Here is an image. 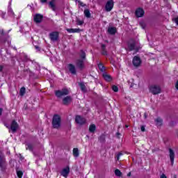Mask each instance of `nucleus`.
<instances>
[{
  "mask_svg": "<svg viewBox=\"0 0 178 178\" xmlns=\"http://www.w3.org/2000/svg\"><path fill=\"white\" fill-rule=\"evenodd\" d=\"M52 124L54 129H58V127H60V116L58 115H54Z\"/></svg>",
  "mask_w": 178,
  "mask_h": 178,
  "instance_id": "f257e3e1",
  "label": "nucleus"
},
{
  "mask_svg": "<svg viewBox=\"0 0 178 178\" xmlns=\"http://www.w3.org/2000/svg\"><path fill=\"white\" fill-rule=\"evenodd\" d=\"M149 91L154 95L161 94V87H159V86H156V85H152L149 87Z\"/></svg>",
  "mask_w": 178,
  "mask_h": 178,
  "instance_id": "f03ea898",
  "label": "nucleus"
},
{
  "mask_svg": "<svg viewBox=\"0 0 178 178\" xmlns=\"http://www.w3.org/2000/svg\"><path fill=\"white\" fill-rule=\"evenodd\" d=\"M69 94V90L67 89H63L62 90L56 91V95L58 98H62V97H65V95H67Z\"/></svg>",
  "mask_w": 178,
  "mask_h": 178,
  "instance_id": "7ed1b4c3",
  "label": "nucleus"
},
{
  "mask_svg": "<svg viewBox=\"0 0 178 178\" xmlns=\"http://www.w3.org/2000/svg\"><path fill=\"white\" fill-rule=\"evenodd\" d=\"M128 49L129 51H135V52H137L138 51V47H137V44L134 42H129L128 43Z\"/></svg>",
  "mask_w": 178,
  "mask_h": 178,
  "instance_id": "20e7f679",
  "label": "nucleus"
},
{
  "mask_svg": "<svg viewBox=\"0 0 178 178\" xmlns=\"http://www.w3.org/2000/svg\"><path fill=\"white\" fill-rule=\"evenodd\" d=\"M132 63L135 67H138L141 65V59L138 56L134 57Z\"/></svg>",
  "mask_w": 178,
  "mask_h": 178,
  "instance_id": "39448f33",
  "label": "nucleus"
},
{
  "mask_svg": "<svg viewBox=\"0 0 178 178\" xmlns=\"http://www.w3.org/2000/svg\"><path fill=\"white\" fill-rule=\"evenodd\" d=\"M105 8L106 12H111V10L113 9V1L109 0L108 1H107Z\"/></svg>",
  "mask_w": 178,
  "mask_h": 178,
  "instance_id": "423d86ee",
  "label": "nucleus"
},
{
  "mask_svg": "<svg viewBox=\"0 0 178 178\" xmlns=\"http://www.w3.org/2000/svg\"><path fill=\"white\" fill-rule=\"evenodd\" d=\"M75 121L78 124H84L86 123V119L80 115L76 116Z\"/></svg>",
  "mask_w": 178,
  "mask_h": 178,
  "instance_id": "0eeeda50",
  "label": "nucleus"
},
{
  "mask_svg": "<svg viewBox=\"0 0 178 178\" xmlns=\"http://www.w3.org/2000/svg\"><path fill=\"white\" fill-rule=\"evenodd\" d=\"M169 156L171 161V165H173L175 163V151L170 148L169 149Z\"/></svg>",
  "mask_w": 178,
  "mask_h": 178,
  "instance_id": "6e6552de",
  "label": "nucleus"
},
{
  "mask_svg": "<svg viewBox=\"0 0 178 178\" xmlns=\"http://www.w3.org/2000/svg\"><path fill=\"white\" fill-rule=\"evenodd\" d=\"M144 13L145 12L143 8H138L135 12L136 17H143V16H144Z\"/></svg>",
  "mask_w": 178,
  "mask_h": 178,
  "instance_id": "1a4fd4ad",
  "label": "nucleus"
},
{
  "mask_svg": "<svg viewBox=\"0 0 178 178\" xmlns=\"http://www.w3.org/2000/svg\"><path fill=\"white\" fill-rule=\"evenodd\" d=\"M70 173V168L67 166L65 168H63L61 171V175L63 176V177H67V175Z\"/></svg>",
  "mask_w": 178,
  "mask_h": 178,
  "instance_id": "9d476101",
  "label": "nucleus"
},
{
  "mask_svg": "<svg viewBox=\"0 0 178 178\" xmlns=\"http://www.w3.org/2000/svg\"><path fill=\"white\" fill-rule=\"evenodd\" d=\"M42 15H40V14H36L34 17H33V20L34 22H35V23H41V22H42Z\"/></svg>",
  "mask_w": 178,
  "mask_h": 178,
  "instance_id": "9b49d317",
  "label": "nucleus"
},
{
  "mask_svg": "<svg viewBox=\"0 0 178 178\" xmlns=\"http://www.w3.org/2000/svg\"><path fill=\"white\" fill-rule=\"evenodd\" d=\"M17 127H19L17 122H16L15 121H13L11 126H10L11 131H13V133L16 132V130H17Z\"/></svg>",
  "mask_w": 178,
  "mask_h": 178,
  "instance_id": "f8f14e48",
  "label": "nucleus"
},
{
  "mask_svg": "<svg viewBox=\"0 0 178 178\" xmlns=\"http://www.w3.org/2000/svg\"><path fill=\"white\" fill-rule=\"evenodd\" d=\"M59 37V33L58 32H52L50 33V38L51 41H56Z\"/></svg>",
  "mask_w": 178,
  "mask_h": 178,
  "instance_id": "ddd939ff",
  "label": "nucleus"
},
{
  "mask_svg": "<svg viewBox=\"0 0 178 178\" xmlns=\"http://www.w3.org/2000/svg\"><path fill=\"white\" fill-rule=\"evenodd\" d=\"M67 69L72 74H76V67L73 64H69Z\"/></svg>",
  "mask_w": 178,
  "mask_h": 178,
  "instance_id": "4468645a",
  "label": "nucleus"
},
{
  "mask_svg": "<svg viewBox=\"0 0 178 178\" xmlns=\"http://www.w3.org/2000/svg\"><path fill=\"white\" fill-rule=\"evenodd\" d=\"M70 102H72V97H70V96H67L63 99V103L64 105H69Z\"/></svg>",
  "mask_w": 178,
  "mask_h": 178,
  "instance_id": "2eb2a0df",
  "label": "nucleus"
},
{
  "mask_svg": "<svg viewBox=\"0 0 178 178\" xmlns=\"http://www.w3.org/2000/svg\"><path fill=\"white\" fill-rule=\"evenodd\" d=\"M12 5V3L10 2L9 3V6L8 7V15H9V16H15V13L13 12V10L12 9V7L10 6Z\"/></svg>",
  "mask_w": 178,
  "mask_h": 178,
  "instance_id": "dca6fc26",
  "label": "nucleus"
},
{
  "mask_svg": "<svg viewBox=\"0 0 178 178\" xmlns=\"http://www.w3.org/2000/svg\"><path fill=\"white\" fill-rule=\"evenodd\" d=\"M72 154L74 158H79V155H80V152H79V148L75 147L72 150Z\"/></svg>",
  "mask_w": 178,
  "mask_h": 178,
  "instance_id": "f3484780",
  "label": "nucleus"
},
{
  "mask_svg": "<svg viewBox=\"0 0 178 178\" xmlns=\"http://www.w3.org/2000/svg\"><path fill=\"white\" fill-rule=\"evenodd\" d=\"M67 31L68 33H80L81 31H83V30L80 29H67Z\"/></svg>",
  "mask_w": 178,
  "mask_h": 178,
  "instance_id": "a211bd4d",
  "label": "nucleus"
},
{
  "mask_svg": "<svg viewBox=\"0 0 178 178\" xmlns=\"http://www.w3.org/2000/svg\"><path fill=\"white\" fill-rule=\"evenodd\" d=\"M76 66L79 69H83L84 67V61L83 60H79L76 63Z\"/></svg>",
  "mask_w": 178,
  "mask_h": 178,
  "instance_id": "6ab92c4d",
  "label": "nucleus"
},
{
  "mask_svg": "<svg viewBox=\"0 0 178 178\" xmlns=\"http://www.w3.org/2000/svg\"><path fill=\"white\" fill-rule=\"evenodd\" d=\"M103 77L106 81H112V76L106 73L103 74Z\"/></svg>",
  "mask_w": 178,
  "mask_h": 178,
  "instance_id": "aec40b11",
  "label": "nucleus"
},
{
  "mask_svg": "<svg viewBox=\"0 0 178 178\" xmlns=\"http://www.w3.org/2000/svg\"><path fill=\"white\" fill-rule=\"evenodd\" d=\"M108 34H111V35L116 34V28L109 27L108 29Z\"/></svg>",
  "mask_w": 178,
  "mask_h": 178,
  "instance_id": "412c9836",
  "label": "nucleus"
},
{
  "mask_svg": "<svg viewBox=\"0 0 178 178\" xmlns=\"http://www.w3.org/2000/svg\"><path fill=\"white\" fill-rule=\"evenodd\" d=\"M95 130H97V127L95 126V124H90L89 127V131L90 133H94V131H95Z\"/></svg>",
  "mask_w": 178,
  "mask_h": 178,
  "instance_id": "4be33fe9",
  "label": "nucleus"
},
{
  "mask_svg": "<svg viewBox=\"0 0 178 178\" xmlns=\"http://www.w3.org/2000/svg\"><path fill=\"white\" fill-rule=\"evenodd\" d=\"M156 126H161L162 125V119L158 118L155 120Z\"/></svg>",
  "mask_w": 178,
  "mask_h": 178,
  "instance_id": "5701e85b",
  "label": "nucleus"
},
{
  "mask_svg": "<svg viewBox=\"0 0 178 178\" xmlns=\"http://www.w3.org/2000/svg\"><path fill=\"white\" fill-rule=\"evenodd\" d=\"M115 176H118V177H120V176H122V172H120L119 170V169H116L115 170Z\"/></svg>",
  "mask_w": 178,
  "mask_h": 178,
  "instance_id": "b1692460",
  "label": "nucleus"
},
{
  "mask_svg": "<svg viewBox=\"0 0 178 178\" xmlns=\"http://www.w3.org/2000/svg\"><path fill=\"white\" fill-rule=\"evenodd\" d=\"M50 8H51V9H53V10H55V2L54 1H50L49 3Z\"/></svg>",
  "mask_w": 178,
  "mask_h": 178,
  "instance_id": "393cba45",
  "label": "nucleus"
},
{
  "mask_svg": "<svg viewBox=\"0 0 178 178\" xmlns=\"http://www.w3.org/2000/svg\"><path fill=\"white\" fill-rule=\"evenodd\" d=\"M84 15L86 17H90L91 16V13H90V10H84Z\"/></svg>",
  "mask_w": 178,
  "mask_h": 178,
  "instance_id": "a878e982",
  "label": "nucleus"
},
{
  "mask_svg": "<svg viewBox=\"0 0 178 178\" xmlns=\"http://www.w3.org/2000/svg\"><path fill=\"white\" fill-rule=\"evenodd\" d=\"M26 93V88H22L19 90V94L20 95L23 96Z\"/></svg>",
  "mask_w": 178,
  "mask_h": 178,
  "instance_id": "bb28decb",
  "label": "nucleus"
},
{
  "mask_svg": "<svg viewBox=\"0 0 178 178\" xmlns=\"http://www.w3.org/2000/svg\"><path fill=\"white\" fill-rule=\"evenodd\" d=\"M79 86H80V87H81V89L83 92H85V91H86V85H84L83 83H79Z\"/></svg>",
  "mask_w": 178,
  "mask_h": 178,
  "instance_id": "cd10ccee",
  "label": "nucleus"
},
{
  "mask_svg": "<svg viewBox=\"0 0 178 178\" xmlns=\"http://www.w3.org/2000/svg\"><path fill=\"white\" fill-rule=\"evenodd\" d=\"M98 67L101 72H104V70H105V67H104L102 64H99Z\"/></svg>",
  "mask_w": 178,
  "mask_h": 178,
  "instance_id": "c85d7f7f",
  "label": "nucleus"
},
{
  "mask_svg": "<svg viewBox=\"0 0 178 178\" xmlns=\"http://www.w3.org/2000/svg\"><path fill=\"white\" fill-rule=\"evenodd\" d=\"M17 175L19 178L23 177V172L22 171H17Z\"/></svg>",
  "mask_w": 178,
  "mask_h": 178,
  "instance_id": "c756f323",
  "label": "nucleus"
},
{
  "mask_svg": "<svg viewBox=\"0 0 178 178\" xmlns=\"http://www.w3.org/2000/svg\"><path fill=\"white\" fill-rule=\"evenodd\" d=\"M112 89L114 92H118V91H119V88L116 86H113Z\"/></svg>",
  "mask_w": 178,
  "mask_h": 178,
  "instance_id": "7c9ffc66",
  "label": "nucleus"
},
{
  "mask_svg": "<svg viewBox=\"0 0 178 178\" xmlns=\"http://www.w3.org/2000/svg\"><path fill=\"white\" fill-rule=\"evenodd\" d=\"M2 165H3V156L0 155V168H2Z\"/></svg>",
  "mask_w": 178,
  "mask_h": 178,
  "instance_id": "2f4dec72",
  "label": "nucleus"
},
{
  "mask_svg": "<svg viewBox=\"0 0 178 178\" xmlns=\"http://www.w3.org/2000/svg\"><path fill=\"white\" fill-rule=\"evenodd\" d=\"M26 149H29V151H32L33 150V145H31L30 144H28V145H26Z\"/></svg>",
  "mask_w": 178,
  "mask_h": 178,
  "instance_id": "473e14b6",
  "label": "nucleus"
},
{
  "mask_svg": "<svg viewBox=\"0 0 178 178\" xmlns=\"http://www.w3.org/2000/svg\"><path fill=\"white\" fill-rule=\"evenodd\" d=\"M6 15V13L3 12V11H0V16L1 17H2L3 19H5V15Z\"/></svg>",
  "mask_w": 178,
  "mask_h": 178,
  "instance_id": "72a5a7b5",
  "label": "nucleus"
},
{
  "mask_svg": "<svg viewBox=\"0 0 178 178\" xmlns=\"http://www.w3.org/2000/svg\"><path fill=\"white\" fill-rule=\"evenodd\" d=\"M173 22H175V23H176V24L178 26V17L174 18Z\"/></svg>",
  "mask_w": 178,
  "mask_h": 178,
  "instance_id": "f704fd0d",
  "label": "nucleus"
},
{
  "mask_svg": "<svg viewBox=\"0 0 178 178\" xmlns=\"http://www.w3.org/2000/svg\"><path fill=\"white\" fill-rule=\"evenodd\" d=\"M83 23H84V22H83V21H78V22H77L79 26H81Z\"/></svg>",
  "mask_w": 178,
  "mask_h": 178,
  "instance_id": "c9c22d12",
  "label": "nucleus"
},
{
  "mask_svg": "<svg viewBox=\"0 0 178 178\" xmlns=\"http://www.w3.org/2000/svg\"><path fill=\"white\" fill-rule=\"evenodd\" d=\"M122 154L120 152L118 154V156H117L118 161H119V158H120V156H122Z\"/></svg>",
  "mask_w": 178,
  "mask_h": 178,
  "instance_id": "e433bc0d",
  "label": "nucleus"
},
{
  "mask_svg": "<svg viewBox=\"0 0 178 178\" xmlns=\"http://www.w3.org/2000/svg\"><path fill=\"white\" fill-rule=\"evenodd\" d=\"M81 56L82 59H84V58H86V53L83 52Z\"/></svg>",
  "mask_w": 178,
  "mask_h": 178,
  "instance_id": "4c0bfd02",
  "label": "nucleus"
},
{
  "mask_svg": "<svg viewBox=\"0 0 178 178\" xmlns=\"http://www.w3.org/2000/svg\"><path fill=\"white\" fill-rule=\"evenodd\" d=\"M140 130H141V131H145V127L142 126V127H140Z\"/></svg>",
  "mask_w": 178,
  "mask_h": 178,
  "instance_id": "58836bf2",
  "label": "nucleus"
},
{
  "mask_svg": "<svg viewBox=\"0 0 178 178\" xmlns=\"http://www.w3.org/2000/svg\"><path fill=\"white\" fill-rule=\"evenodd\" d=\"M160 178H168V177H166V175L165 174H162L161 176H160Z\"/></svg>",
  "mask_w": 178,
  "mask_h": 178,
  "instance_id": "ea45409f",
  "label": "nucleus"
},
{
  "mask_svg": "<svg viewBox=\"0 0 178 178\" xmlns=\"http://www.w3.org/2000/svg\"><path fill=\"white\" fill-rule=\"evenodd\" d=\"M48 0H40V2H42V3H45Z\"/></svg>",
  "mask_w": 178,
  "mask_h": 178,
  "instance_id": "a19ab883",
  "label": "nucleus"
},
{
  "mask_svg": "<svg viewBox=\"0 0 178 178\" xmlns=\"http://www.w3.org/2000/svg\"><path fill=\"white\" fill-rule=\"evenodd\" d=\"M175 88L177 90H178V81H177V83L175 84Z\"/></svg>",
  "mask_w": 178,
  "mask_h": 178,
  "instance_id": "79ce46f5",
  "label": "nucleus"
},
{
  "mask_svg": "<svg viewBox=\"0 0 178 178\" xmlns=\"http://www.w3.org/2000/svg\"><path fill=\"white\" fill-rule=\"evenodd\" d=\"M3 70V66L0 65V72H2Z\"/></svg>",
  "mask_w": 178,
  "mask_h": 178,
  "instance_id": "37998d69",
  "label": "nucleus"
},
{
  "mask_svg": "<svg viewBox=\"0 0 178 178\" xmlns=\"http://www.w3.org/2000/svg\"><path fill=\"white\" fill-rule=\"evenodd\" d=\"M2 115V109H0V116Z\"/></svg>",
  "mask_w": 178,
  "mask_h": 178,
  "instance_id": "c03bdc74",
  "label": "nucleus"
},
{
  "mask_svg": "<svg viewBox=\"0 0 178 178\" xmlns=\"http://www.w3.org/2000/svg\"><path fill=\"white\" fill-rule=\"evenodd\" d=\"M35 49H39L38 46L35 47Z\"/></svg>",
  "mask_w": 178,
  "mask_h": 178,
  "instance_id": "a18cd8bd",
  "label": "nucleus"
},
{
  "mask_svg": "<svg viewBox=\"0 0 178 178\" xmlns=\"http://www.w3.org/2000/svg\"><path fill=\"white\" fill-rule=\"evenodd\" d=\"M131 172H129V173L128 174V176H131Z\"/></svg>",
  "mask_w": 178,
  "mask_h": 178,
  "instance_id": "49530a36",
  "label": "nucleus"
},
{
  "mask_svg": "<svg viewBox=\"0 0 178 178\" xmlns=\"http://www.w3.org/2000/svg\"><path fill=\"white\" fill-rule=\"evenodd\" d=\"M117 136H120V134H119V133H117Z\"/></svg>",
  "mask_w": 178,
  "mask_h": 178,
  "instance_id": "de8ad7c7",
  "label": "nucleus"
},
{
  "mask_svg": "<svg viewBox=\"0 0 178 178\" xmlns=\"http://www.w3.org/2000/svg\"><path fill=\"white\" fill-rule=\"evenodd\" d=\"M81 5L82 6H84V5H83V3H81Z\"/></svg>",
  "mask_w": 178,
  "mask_h": 178,
  "instance_id": "09e8293b",
  "label": "nucleus"
},
{
  "mask_svg": "<svg viewBox=\"0 0 178 178\" xmlns=\"http://www.w3.org/2000/svg\"><path fill=\"white\" fill-rule=\"evenodd\" d=\"M104 47H105V45L103 44V45H102V48H104Z\"/></svg>",
  "mask_w": 178,
  "mask_h": 178,
  "instance_id": "8fccbe9b",
  "label": "nucleus"
},
{
  "mask_svg": "<svg viewBox=\"0 0 178 178\" xmlns=\"http://www.w3.org/2000/svg\"><path fill=\"white\" fill-rule=\"evenodd\" d=\"M126 127H129V126L126 125Z\"/></svg>",
  "mask_w": 178,
  "mask_h": 178,
  "instance_id": "3c124183",
  "label": "nucleus"
}]
</instances>
